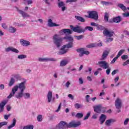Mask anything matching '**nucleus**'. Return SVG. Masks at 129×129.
Here are the masks:
<instances>
[{
  "label": "nucleus",
  "mask_w": 129,
  "mask_h": 129,
  "mask_svg": "<svg viewBox=\"0 0 129 129\" xmlns=\"http://www.w3.org/2000/svg\"><path fill=\"white\" fill-rule=\"evenodd\" d=\"M79 125H81V122L80 121L77 122L76 123L71 122L68 124L64 121H61L56 125V128L68 129L71 128V127H77L79 126Z\"/></svg>",
  "instance_id": "1"
},
{
  "label": "nucleus",
  "mask_w": 129,
  "mask_h": 129,
  "mask_svg": "<svg viewBox=\"0 0 129 129\" xmlns=\"http://www.w3.org/2000/svg\"><path fill=\"white\" fill-rule=\"evenodd\" d=\"M70 28L73 32L75 33H78L79 34H81V33H84L86 30H88L90 32L93 31V27L90 26H86L84 29L82 28V26L77 25L76 27L73 26V25H70Z\"/></svg>",
  "instance_id": "2"
},
{
  "label": "nucleus",
  "mask_w": 129,
  "mask_h": 129,
  "mask_svg": "<svg viewBox=\"0 0 129 129\" xmlns=\"http://www.w3.org/2000/svg\"><path fill=\"white\" fill-rule=\"evenodd\" d=\"M26 82H23L19 84V86H15L12 89V93H11L8 96V98H12V96H14L16 94V92L18 91V88L21 90V91H25V89H26Z\"/></svg>",
  "instance_id": "3"
},
{
  "label": "nucleus",
  "mask_w": 129,
  "mask_h": 129,
  "mask_svg": "<svg viewBox=\"0 0 129 129\" xmlns=\"http://www.w3.org/2000/svg\"><path fill=\"white\" fill-rule=\"evenodd\" d=\"M53 43L56 46L57 48H59L62 44L63 38L59 37V35L55 34L53 37Z\"/></svg>",
  "instance_id": "4"
},
{
  "label": "nucleus",
  "mask_w": 129,
  "mask_h": 129,
  "mask_svg": "<svg viewBox=\"0 0 129 129\" xmlns=\"http://www.w3.org/2000/svg\"><path fill=\"white\" fill-rule=\"evenodd\" d=\"M63 39L67 40V42H69V43L67 44L66 46H67V48H70L73 47V42H74V40L73 39V37L71 36H65Z\"/></svg>",
  "instance_id": "5"
},
{
  "label": "nucleus",
  "mask_w": 129,
  "mask_h": 129,
  "mask_svg": "<svg viewBox=\"0 0 129 129\" xmlns=\"http://www.w3.org/2000/svg\"><path fill=\"white\" fill-rule=\"evenodd\" d=\"M89 18L90 19H93L95 21H97L98 20V13L96 11H90L88 12Z\"/></svg>",
  "instance_id": "6"
},
{
  "label": "nucleus",
  "mask_w": 129,
  "mask_h": 129,
  "mask_svg": "<svg viewBox=\"0 0 129 129\" xmlns=\"http://www.w3.org/2000/svg\"><path fill=\"white\" fill-rule=\"evenodd\" d=\"M98 65L103 69H107L109 67V64L105 60L98 61Z\"/></svg>",
  "instance_id": "7"
},
{
  "label": "nucleus",
  "mask_w": 129,
  "mask_h": 129,
  "mask_svg": "<svg viewBox=\"0 0 129 129\" xmlns=\"http://www.w3.org/2000/svg\"><path fill=\"white\" fill-rule=\"evenodd\" d=\"M103 35L110 38L111 37H113L114 32L112 30L109 31L107 29H105L103 31Z\"/></svg>",
  "instance_id": "8"
},
{
  "label": "nucleus",
  "mask_w": 129,
  "mask_h": 129,
  "mask_svg": "<svg viewBox=\"0 0 129 129\" xmlns=\"http://www.w3.org/2000/svg\"><path fill=\"white\" fill-rule=\"evenodd\" d=\"M115 105L117 109H120L122 105V103H121V100L117 98L115 100Z\"/></svg>",
  "instance_id": "9"
},
{
  "label": "nucleus",
  "mask_w": 129,
  "mask_h": 129,
  "mask_svg": "<svg viewBox=\"0 0 129 129\" xmlns=\"http://www.w3.org/2000/svg\"><path fill=\"white\" fill-rule=\"evenodd\" d=\"M39 61L40 62H48V61H52L53 62H55V61H57V60L55 58H39L38 59Z\"/></svg>",
  "instance_id": "10"
},
{
  "label": "nucleus",
  "mask_w": 129,
  "mask_h": 129,
  "mask_svg": "<svg viewBox=\"0 0 129 129\" xmlns=\"http://www.w3.org/2000/svg\"><path fill=\"white\" fill-rule=\"evenodd\" d=\"M102 108H103V107L101 106V105H97L94 107V111L97 113H101Z\"/></svg>",
  "instance_id": "11"
},
{
  "label": "nucleus",
  "mask_w": 129,
  "mask_h": 129,
  "mask_svg": "<svg viewBox=\"0 0 129 129\" xmlns=\"http://www.w3.org/2000/svg\"><path fill=\"white\" fill-rule=\"evenodd\" d=\"M6 52H14V53H19V50L17 49L16 48L13 47H9L5 48Z\"/></svg>",
  "instance_id": "12"
},
{
  "label": "nucleus",
  "mask_w": 129,
  "mask_h": 129,
  "mask_svg": "<svg viewBox=\"0 0 129 129\" xmlns=\"http://www.w3.org/2000/svg\"><path fill=\"white\" fill-rule=\"evenodd\" d=\"M66 48H67V45H63L58 53V55H63L64 54H66V52L68 51V49H65Z\"/></svg>",
  "instance_id": "13"
},
{
  "label": "nucleus",
  "mask_w": 129,
  "mask_h": 129,
  "mask_svg": "<svg viewBox=\"0 0 129 129\" xmlns=\"http://www.w3.org/2000/svg\"><path fill=\"white\" fill-rule=\"evenodd\" d=\"M108 54H109V51L107 50L104 51L102 55L101 60H102V61H103V60H105L107 56H108Z\"/></svg>",
  "instance_id": "14"
},
{
  "label": "nucleus",
  "mask_w": 129,
  "mask_h": 129,
  "mask_svg": "<svg viewBox=\"0 0 129 129\" xmlns=\"http://www.w3.org/2000/svg\"><path fill=\"white\" fill-rule=\"evenodd\" d=\"M48 27H58L59 25L56 24L55 23H53L52 19H49L48 21Z\"/></svg>",
  "instance_id": "15"
},
{
  "label": "nucleus",
  "mask_w": 129,
  "mask_h": 129,
  "mask_svg": "<svg viewBox=\"0 0 129 129\" xmlns=\"http://www.w3.org/2000/svg\"><path fill=\"white\" fill-rule=\"evenodd\" d=\"M60 33L61 34H68V35H71L72 34V31L69 29H64L60 30Z\"/></svg>",
  "instance_id": "16"
},
{
  "label": "nucleus",
  "mask_w": 129,
  "mask_h": 129,
  "mask_svg": "<svg viewBox=\"0 0 129 129\" xmlns=\"http://www.w3.org/2000/svg\"><path fill=\"white\" fill-rule=\"evenodd\" d=\"M106 119V116L103 114H102L99 119L100 124H102L103 122L105 121Z\"/></svg>",
  "instance_id": "17"
},
{
  "label": "nucleus",
  "mask_w": 129,
  "mask_h": 129,
  "mask_svg": "<svg viewBox=\"0 0 129 129\" xmlns=\"http://www.w3.org/2000/svg\"><path fill=\"white\" fill-rule=\"evenodd\" d=\"M17 10L18 11V12H19V13H20L21 15H22V17H23V18H28L29 17H30V15H28V14H27L26 12L19 10V9L17 8Z\"/></svg>",
  "instance_id": "18"
},
{
  "label": "nucleus",
  "mask_w": 129,
  "mask_h": 129,
  "mask_svg": "<svg viewBox=\"0 0 129 129\" xmlns=\"http://www.w3.org/2000/svg\"><path fill=\"white\" fill-rule=\"evenodd\" d=\"M7 104V101H4L0 103V112H4V109H5V106Z\"/></svg>",
  "instance_id": "19"
},
{
  "label": "nucleus",
  "mask_w": 129,
  "mask_h": 129,
  "mask_svg": "<svg viewBox=\"0 0 129 129\" xmlns=\"http://www.w3.org/2000/svg\"><path fill=\"white\" fill-rule=\"evenodd\" d=\"M21 44L22 46H30V42L24 39L20 40Z\"/></svg>",
  "instance_id": "20"
},
{
  "label": "nucleus",
  "mask_w": 129,
  "mask_h": 129,
  "mask_svg": "<svg viewBox=\"0 0 129 129\" xmlns=\"http://www.w3.org/2000/svg\"><path fill=\"white\" fill-rule=\"evenodd\" d=\"M112 21L114 23H120L121 22V17L117 16L113 18Z\"/></svg>",
  "instance_id": "21"
},
{
  "label": "nucleus",
  "mask_w": 129,
  "mask_h": 129,
  "mask_svg": "<svg viewBox=\"0 0 129 129\" xmlns=\"http://www.w3.org/2000/svg\"><path fill=\"white\" fill-rule=\"evenodd\" d=\"M111 122H115V120L113 119H109L106 120L105 121V124L106 125H107V126H109Z\"/></svg>",
  "instance_id": "22"
},
{
  "label": "nucleus",
  "mask_w": 129,
  "mask_h": 129,
  "mask_svg": "<svg viewBox=\"0 0 129 129\" xmlns=\"http://www.w3.org/2000/svg\"><path fill=\"white\" fill-rule=\"evenodd\" d=\"M75 18L78 20L79 21V22H82V23H84L85 22V19L83 18L81 16H75Z\"/></svg>",
  "instance_id": "23"
},
{
  "label": "nucleus",
  "mask_w": 129,
  "mask_h": 129,
  "mask_svg": "<svg viewBox=\"0 0 129 129\" xmlns=\"http://www.w3.org/2000/svg\"><path fill=\"white\" fill-rule=\"evenodd\" d=\"M47 97L48 99V102H51V100H52V92L49 91L48 92Z\"/></svg>",
  "instance_id": "24"
},
{
  "label": "nucleus",
  "mask_w": 129,
  "mask_h": 129,
  "mask_svg": "<svg viewBox=\"0 0 129 129\" xmlns=\"http://www.w3.org/2000/svg\"><path fill=\"white\" fill-rule=\"evenodd\" d=\"M17 122V120H16V118H14L13 120V123H12L10 125L8 126V129L13 128L14 126L16 125V123Z\"/></svg>",
  "instance_id": "25"
},
{
  "label": "nucleus",
  "mask_w": 129,
  "mask_h": 129,
  "mask_svg": "<svg viewBox=\"0 0 129 129\" xmlns=\"http://www.w3.org/2000/svg\"><path fill=\"white\" fill-rule=\"evenodd\" d=\"M68 64V60H62L60 63V66L63 67V66H66Z\"/></svg>",
  "instance_id": "26"
},
{
  "label": "nucleus",
  "mask_w": 129,
  "mask_h": 129,
  "mask_svg": "<svg viewBox=\"0 0 129 129\" xmlns=\"http://www.w3.org/2000/svg\"><path fill=\"white\" fill-rule=\"evenodd\" d=\"M24 95V91H21L18 93V95L16 96V98H22V97Z\"/></svg>",
  "instance_id": "27"
},
{
  "label": "nucleus",
  "mask_w": 129,
  "mask_h": 129,
  "mask_svg": "<svg viewBox=\"0 0 129 129\" xmlns=\"http://www.w3.org/2000/svg\"><path fill=\"white\" fill-rule=\"evenodd\" d=\"M16 31L17 29H16V28L13 26H11L9 27V32H10V33H16Z\"/></svg>",
  "instance_id": "28"
},
{
  "label": "nucleus",
  "mask_w": 129,
  "mask_h": 129,
  "mask_svg": "<svg viewBox=\"0 0 129 129\" xmlns=\"http://www.w3.org/2000/svg\"><path fill=\"white\" fill-rule=\"evenodd\" d=\"M125 51L124 49H121L120 51L118 52V54H117L116 56L118 58L123 54V52Z\"/></svg>",
  "instance_id": "29"
},
{
  "label": "nucleus",
  "mask_w": 129,
  "mask_h": 129,
  "mask_svg": "<svg viewBox=\"0 0 129 129\" xmlns=\"http://www.w3.org/2000/svg\"><path fill=\"white\" fill-rule=\"evenodd\" d=\"M14 83H15V79L14 78H11L9 84V86L11 87V86H13V85H14Z\"/></svg>",
  "instance_id": "30"
},
{
  "label": "nucleus",
  "mask_w": 129,
  "mask_h": 129,
  "mask_svg": "<svg viewBox=\"0 0 129 129\" xmlns=\"http://www.w3.org/2000/svg\"><path fill=\"white\" fill-rule=\"evenodd\" d=\"M118 7L119 8L121 9L122 11H124V12L126 10V7L124 6V5H123V4H118Z\"/></svg>",
  "instance_id": "31"
},
{
  "label": "nucleus",
  "mask_w": 129,
  "mask_h": 129,
  "mask_svg": "<svg viewBox=\"0 0 129 129\" xmlns=\"http://www.w3.org/2000/svg\"><path fill=\"white\" fill-rule=\"evenodd\" d=\"M75 107L76 109H79V108H82V105L79 103H76L75 105Z\"/></svg>",
  "instance_id": "32"
},
{
  "label": "nucleus",
  "mask_w": 129,
  "mask_h": 129,
  "mask_svg": "<svg viewBox=\"0 0 129 129\" xmlns=\"http://www.w3.org/2000/svg\"><path fill=\"white\" fill-rule=\"evenodd\" d=\"M97 29L103 31V30H104V27L100 25H97Z\"/></svg>",
  "instance_id": "33"
},
{
  "label": "nucleus",
  "mask_w": 129,
  "mask_h": 129,
  "mask_svg": "<svg viewBox=\"0 0 129 129\" xmlns=\"http://www.w3.org/2000/svg\"><path fill=\"white\" fill-rule=\"evenodd\" d=\"M18 59H25L26 58H27V55H24V54H21V55H19L18 56Z\"/></svg>",
  "instance_id": "34"
},
{
  "label": "nucleus",
  "mask_w": 129,
  "mask_h": 129,
  "mask_svg": "<svg viewBox=\"0 0 129 129\" xmlns=\"http://www.w3.org/2000/svg\"><path fill=\"white\" fill-rule=\"evenodd\" d=\"M33 128H34V126L33 125H28L23 127V129H33Z\"/></svg>",
  "instance_id": "35"
},
{
  "label": "nucleus",
  "mask_w": 129,
  "mask_h": 129,
  "mask_svg": "<svg viewBox=\"0 0 129 129\" xmlns=\"http://www.w3.org/2000/svg\"><path fill=\"white\" fill-rule=\"evenodd\" d=\"M104 21L105 22H108V14L107 13V12H106L105 13Z\"/></svg>",
  "instance_id": "36"
},
{
  "label": "nucleus",
  "mask_w": 129,
  "mask_h": 129,
  "mask_svg": "<svg viewBox=\"0 0 129 129\" xmlns=\"http://www.w3.org/2000/svg\"><path fill=\"white\" fill-rule=\"evenodd\" d=\"M76 117H78V118H81L82 117H83V114L82 113H78L76 115Z\"/></svg>",
  "instance_id": "37"
},
{
  "label": "nucleus",
  "mask_w": 129,
  "mask_h": 129,
  "mask_svg": "<svg viewBox=\"0 0 129 129\" xmlns=\"http://www.w3.org/2000/svg\"><path fill=\"white\" fill-rule=\"evenodd\" d=\"M94 47H95V44L94 43H91L86 46L87 48H94Z\"/></svg>",
  "instance_id": "38"
},
{
  "label": "nucleus",
  "mask_w": 129,
  "mask_h": 129,
  "mask_svg": "<svg viewBox=\"0 0 129 129\" xmlns=\"http://www.w3.org/2000/svg\"><path fill=\"white\" fill-rule=\"evenodd\" d=\"M38 121H41L43 120V116L42 115H38L37 116Z\"/></svg>",
  "instance_id": "39"
},
{
  "label": "nucleus",
  "mask_w": 129,
  "mask_h": 129,
  "mask_svg": "<svg viewBox=\"0 0 129 129\" xmlns=\"http://www.w3.org/2000/svg\"><path fill=\"white\" fill-rule=\"evenodd\" d=\"M121 58L122 60H126V59H128V56H127V55L124 54V55H122Z\"/></svg>",
  "instance_id": "40"
},
{
  "label": "nucleus",
  "mask_w": 129,
  "mask_h": 129,
  "mask_svg": "<svg viewBox=\"0 0 129 129\" xmlns=\"http://www.w3.org/2000/svg\"><path fill=\"white\" fill-rule=\"evenodd\" d=\"M7 124H8V122L7 121L0 122V128L1 127L4 126V125H7Z\"/></svg>",
  "instance_id": "41"
},
{
  "label": "nucleus",
  "mask_w": 129,
  "mask_h": 129,
  "mask_svg": "<svg viewBox=\"0 0 129 129\" xmlns=\"http://www.w3.org/2000/svg\"><path fill=\"white\" fill-rule=\"evenodd\" d=\"M113 41V38L112 37L108 38L106 39V43H109L110 42H112Z\"/></svg>",
  "instance_id": "42"
},
{
  "label": "nucleus",
  "mask_w": 129,
  "mask_h": 129,
  "mask_svg": "<svg viewBox=\"0 0 129 129\" xmlns=\"http://www.w3.org/2000/svg\"><path fill=\"white\" fill-rule=\"evenodd\" d=\"M85 50V49L84 48H80L77 49V52H78V53H84Z\"/></svg>",
  "instance_id": "43"
},
{
  "label": "nucleus",
  "mask_w": 129,
  "mask_h": 129,
  "mask_svg": "<svg viewBox=\"0 0 129 129\" xmlns=\"http://www.w3.org/2000/svg\"><path fill=\"white\" fill-rule=\"evenodd\" d=\"M90 116V112H88L84 118V120H85L86 119H88V117Z\"/></svg>",
  "instance_id": "44"
},
{
  "label": "nucleus",
  "mask_w": 129,
  "mask_h": 129,
  "mask_svg": "<svg viewBox=\"0 0 129 129\" xmlns=\"http://www.w3.org/2000/svg\"><path fill=\"white\" fill-rule=\"evenodd\" d=\"M58 8H61V7H64L65 6V4H64V3L63 2H59L58 4Z\"/></svg>",
  "instance_id": "45"
},
{
  "label": "nucleus",
  "mask_w": 129,
  "mask_h": 129,
  "mask_svg": "<svg viewBox=\"0 0 129 129\" xmlns=\"http://www.w3.org/2000/svg\"><path fill=\"white\" fill-rule=\"evenodd\" d=\"M111 70V69H110V68H108V69L106 71V74H107V75H109Z\"/></svg>",
  "instance_id": "46"
},
{
  "label": "nucleus",
  "mask_w": 129,
  "mask_h": 129,
  "mask_svg": "<svg viewBox=\"0 0 129 129\" xmlns=\"http://www.w3.org/2000/svg\"><path fill=\"white\" fill-rule=\"evenodd\" d=\"M31 96V94L30 93H25L24 95V97L26 99L29 98Z\"/></svg>",
  "instance_id": "47"
},
{
  "label": "nucleus",
  "mask_w": 129,
  "mask_h": 129,
  "mask_svg": "<svg viewBox=\"0 0 129 129\" xmlns=\"http://www.w3.org/2000/svg\"><path fill=\"white\" fill-rule=\"evenodd\" d=\"M118 59V57L117 56H116L115 57H114L112 61H111V64H113L115 63V61H116V59Z\"/></svg>",
  "instance_id": "48"
},
{
  "label": "nucleus",
  "mask_w": 129,
  "mask_h": 129,
  "mask_svg": "<svg viewBox=\"0 0 129 129\" xmlns=\"http://www.w3.org/2000/svg\"><path fill=\"white\" fill-rule=\"evenodd\" d=\"M76 37L77 38V40H81V39L83 38V35H80L79 36H76Z\"/></svg>",
  "instance_id": "49"
},
{
  "label": "nucleus",
  "mask_w": 129,
  "mask_h": 129,
  "mask_svg": "<svg viewBox=\"0 0 129 129\" xmlns=\"http://www.w3.org/2000/svg\"><path fill=\"white\" fill-rule=\"evenodd\" d=\"M128 121H129V118H126L124 121V125H126V124H127V123H128Z\"/></svg>",
  "instance_id": "50"
},
{
  "label": "nucleus",
  "mask_w": 129,
  "mask_h": 129,
  "mask_svg": "<svg viewBox=\"0 0 129 129\" xmlns=\"http://www.w3.org/2000/svg\"><path fill=\"white\" fill-rule=\"evenodd\" d=\"M127 64H129V60L127 59L126 61L124 62L122 64L123 66H126Z\"/></svg>",
  "instance_id": "51"
},
{
  "label": "nucleus",
  "mask_w": 129,
  "mask_h": 129,
  "mask_svg": "<svg viewBox=\"0 0 129 129\" xmlns=\"http://www.w3.org/2000/svg\"><path fill=\"white\" fill-rule=\"evenodd\" d=\"M61 105H62V102H60L58 108H57V110L56 111L57 112H58V111H60V109H61Z\"/></svg>",
  "instance_id": "52"
},
{
  "label": "nucleus",
  "mask_w": 129,
  "mask_h": 129,
  "mask_svg": "<svg viewBox=\"0 0 129 129\" xmlns=\"http://www.w3.org/2000/svg\"><path fill=\"white\" fill-rule=\"evenodd\" d=\"M101 4H103V5H105V6H108L109 4V3L104 2V1H102Z\"/></svg>",
  "instance_id": "53"
},
{
  "label": "nucleus",
  "mask_w": 129,
  "mask_h": 129,
  "mask_svg": "<svg viewBox=\"0 0 129 129\" xmlns=\"http://www.w3.org/2000/svg\"><path fill=\"white\" fill-rule=\"evenodd\" d=\"M68 97L71 98V99H72V100H73V99H74V96H73V95H72V94H70L68 95Z\"/></svg>",
  "instance_id": "54"
},
{
  "label": "nucleus",
  "mask_w": 129,
  "mask_h": 129,
  "mask_svg": "<svg viewBox=\"0 0 129 129\" xmlns=\"http://www.w3.org/2000/svg\"><path fill=\"white\" fill-rule=\"evenodd\" d=\"M123 17H124L125 18H127V17H129V13H123Z\"/></svg>",
  "instance_id": "55"
},
{
  "label": "nucleus",
  "mask_w": 129,
  "mask_h": 129,
  "mask_svg": "<svg viewBox=\"0 0 129 129\" xmlns=\"http://www.w3.org/2000/svg\"><path fill=\"white\" fill-rule=\"evenodd\" d=\"M2 27L4 29H8V26L5 23H3L2 24Z\"/></svg>",
  "instance_id": "56"
},
{
  "label": "nucleus",
  "mask_w": 129,
  "mask_h": 129,
  "mask_svg": "<svg viewBox=\"0 0 129 129\" xmlns=\"http://www.w3.org/2000/svg\"><path fill=\"white\" fill-rule=\"evenodd\" d=\"M0 89H1V90H4V89H5V85L4 84L0 85Z\"/></svg>",
  "instance_id": "57"
},
{
  "label": "nucleus",
  "mask_w": 129,
  "mask_h": 129,
  "mask_svg": "<svg viewBox=\"0 0 129 129\" xmlns=\"http://www.w3.org/2000/svg\"><path fill=\"white\" fill-rule=\"evenodd\" d=\"M7 109L8 111H10L11 109H12V107H11V106H10V105H7Z\"/></svg>",
  "instance_id": "58"
},
{
  "label": "nucleus",
  "mask_w": 129,
  "mask_h": 129,
  "mask_svg": "<svg viewBox=\"0 0 129 129\" xmlns=\"http://www.w3.org/2000/svg\"><path fill=\"white\" fill-rule=\"evenodd\" d=\"M91 26H92V27H97V25H96V23L94 22H91Z\"/></svg>",
  "instance_id": "59"
},
{
  "label": "nucleus",
  "mask_w": 129,
  "mask_h": 129,
  "mask_svg": "<svg viewBox=\"0 0 129 129\" xmlns=\"http://www.w3.org/2000/svg\"><path fill=\"white\" fill-rule=\"evenodd\" d=\"M25 2H26V3H27V4L28 5H31V4H33V1H27Z\"/></svg>",
  "instance_id": "60"
},
{
  "label": "nucleus",
  "mask_w": 129,
  "mask_h": 129,
  "mask_svg": "<svg viewBox=\"0 0 129 129\" xmlns=\"http://www.w3.org/2000/svg\"><path fill=\"white\" fill-rule=\"evenodd\" d=\"M10 116H11V114L5 115L4 116L5 119H8V118H9V117H10Z\"/></svg>",
  "instance_id": "61"
},
{
  "label": "nucleus",
  "mask_w": 129,
  "mask_h": 129,
  "mask_svg": "<svg viewBox=\"0 0 129 129\" xmlns=\"http://www.w3.org/2000/svg\"><path fill=\"white\" fill-rule=\"evenodd\" d=\"M116 72H117V70H115L112 72L111 75L112 76L115 75V74H116Z\"/></svg>",
  "instance_id": "62"
},
{
  "label": "nucleus",
  "mask_w": 129,
  "mask_h": 129,
  "mask_svg": "<svg viewBox=\"0 0 129 129\" xmlns=\"http://www.w3.org/2000/svg\"><path fill=\"white\" fill-rule=\"evenodd\" d=\"M83 53H84V54H85V55H89L90 52H89V51H85V50H84Z\"/></svg>",
  "instance_id": "63"
},
{
  "label": "nucleus",
  "mask_w": 129,
  "mask_h": 129,
  "mask_svg": "<svg viewBox=\"0 0 129 129\" xmlns=\"http://www.w3.org/2000/svg\"><path fill=\"white\" fill-rule=\"evenodd\" d=\"M69 85H70V82L69 81H68L66 84V86L68 88L69 87Z\"/></svg>",
  "instance_id": "64"
}]
</instances>
